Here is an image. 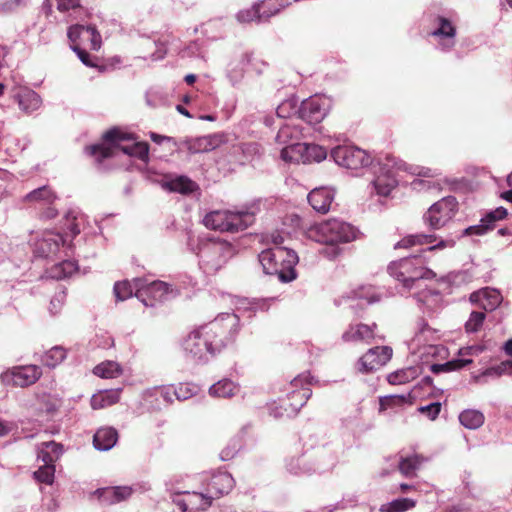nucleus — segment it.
<instances>
[{"mask_svg": "<svg viewBox=\"0 0 512 512\" xmlns=\"http://www.w3.org/2000/svg\"><path fill=\"white\" fill-rule=\"evenodd\" d=\"M486 346L484 344H473L470 346L462 347L459 350V356L462 358L465 356H476L481 354L484 350H486Z\"/></svg>", "mask_w": 512, "mask_h": 512, "instance_id": "obj_62", "label": "nucleus"}, {"mask_svg": "<svg viewBox=\"0 0 512 512\" xmlns=\"http://www.w3.org/2000/svg\"><path fill=\"white\" fill-rule=\"evenodd\" d=\"M303 137L302 127L295 122L290 120L283 123L278 130L275 137L276 142L284 147L281 150V158L285 161H293L294 157L290 156L289 153L296 152V146H300L302 143L299 141Z\"/></svg>", "mask_w": 512, "mask_h": 512, "instance_id": "obj_16", "label": "nucleus"}, {"mask_svg": "<svg viewBox=\"0 0 512 512\" xmlns=\"http://www.w3.org/2000/svg\"><path fill=\"white\" fill-rule=\"evenodd\" d=\"M66 350L62 346H54L44 353L41 362L48 368H55L66 358Z\"/></svg>", "mask_w": 512, "mask_h": 512, "instance_id": "obj_51", "label": "nucleus"}, {"mask_svg": "<svg viewBox=\"0 0 512 512\" xmlns=\"http://www.w3.org/2000/svg\"><path fill=\"white\" fill-rule=\"evenodd\" d=\"M417 501L412 498H397L384 503L380 507V512H406L413 509Z\"/></svg>", "mask_w": 512, "mask_h": 512, "instance_id": "obj_47", "label": "nucleus"}, {"mask_svg": "<svg viewBox=\"0 0 512 512\" xmlns=\"http://www.w3.org/2000/svg\"><path fill=\"white\" fill-rule=\"evenodd\" d=\"M307 237L323 244L348 243L356 240L360 231L348 222L332 218L308 228Z\"/></svg>", "mask_w": 512, "mask_h": 512, "instance_id": "obj_9", "label": "nucleus"}, {"mask_svg": "<svg viewBox=\"0 0 512 512\" xmlns=\"http://www.w3.org/2000/svg\"><path fill=\"white\" fill-rule=\"evenodd\" d=\"M105 143L85 147V152L101 162L105 158L116 155L117 151L146 162L149 158V145L135 141L132 134L119 128H112L104 133Z\"/></svg>", "mask_w": 512, "mask_h": 512, "instance_id": "obj_5", "label": "nucleus"}, {"mask_svg": "<svg viewBox=\"0 0 512 512\" xmlns=\"http://www.w3.org/2000/svg\"><path fill=\"white\" fill-rule=\"evenodd\" d=\"M439 338V331L431 328L424 320L418 323V330L412 340L414 346L422 343H434Z\"/></svg>", "mask_w": 512, "mask_h": 512, "instance_id": "obj_43", "label": "nucleus"}, {"mask_svg": "<svg viewBox=\"0 0 512 512\" xmlns=\"http://www.w3.org/2000/svg\"><path fill=\"white\" fill-rule=\"evenodd\" d=\"M184 496H187L190 512L206 511L213 503V497L202 486L199 490H184Z\"/></svg>", "mask_w": 512, "mask_h": 512, "instance_id": "obj_30", "label": "nucleus"}, {"mask_svg": "<svg viewBox=\"0 0 512 512\" xmlns=\"http://www.w3.org/2000/svg\"><path fill=\"white\" fill-rule=\"evenodd\" d=\"M166 491L171 494V500L181 512H190V506L187 502V496H184V490L178 489L174 484V479L165 480Z\"/></svg>", "mask_w": 512, "mask_h": 512, "instance_id": "obj_44", "label": "nucleus"}, {"mask_svg": "<svg viewBox=\"0 0 512 512\" xmlns=\"http://www.w3.org/2000/svg\"><path fill=\"white\" fill-rule=\"evenodd\" d=\"M457 211V199L454 196H446L429 207L423 215V221L432 230H439L455 217Z\"/></svg>", "mask_w": 512, "mask_h": 512, "instance_id": "obj_13", "label": "nucleus"}, {"mask_svg": "<svg viewBox=\"0 0 512 512\" xmlns=\"http://www.w3.org/2000/svg\"><path fill=\"white\" fill-rule=\"evenodd\" d=\"M239 391L240 386L227 378L219 380L209 388L210 396L217 398H231L237 395Z\"/></svg>", "mask_w": 512, "mask_h": 512, "instance_id": "obj_39", "label": "nucleus"}, {"mask_svg": "<svg viewBox=\"0 0 512 512\" xmlns=\"http://www.w3.org/2000/svg\"><path fill=\"white\" fill-rule=\"evenodd\" d=\"M240 331V319L235 313H220L212 321L190 331L182 340L185 357L195 364H207L228 346Z\"/></svg>", "mask_w": 512, "mask_h": 512, "instance_id": "obj_1", "label": "nucleus"}, {"mask_svg": "<svg viewBox=\"0 0 512 512\" xmlns=\"http://www.w3.org/2000/svg\"><path fill=\"white\" fill-rule=\"evenodd\" d=\"M433 27L429 35L435 41V48L443 53H448L456 45L457 29L453 21L444 16L436 15L432 20Z\"/></svg>", "mask_w": 512, "mask_h": 512, "instance_id": "obj_14", "label": "nucleus"}, {"mask_svg": "<svg viewBox=\"0 0 512 512\" xmlns=\"http://www.w3.org/2000/svg\"><path fill=\"white\" fill-rule=\"evenodd\" d=\"M412 236L414 238V245H430L427 249L423 250L422 254L424 256L427 252L452 248L455 245V241L453 239H438L436 234L418 233L412 234Z\"/></svg>", "mask_w": 512, "mask_h": 512, "instance_id": "obj_31", "label": "nucleus"}, {"mask_svg": "<svg viewBox=\"0 0 512 512\" xmlns=\"http://www.w3.org/2000/svg\"><path fill=\"white\" fill-rule=\"evenodd\" d=\"M85 220V215L78 209L68 210L63 219L65 236L52 230L43 232L41 238L34 243L35 255L43 258H53L57 255L61 258L72 255V239L81 232Z\"/></svg>", "mask_w": 512, "mask_h": 512, "instance_id": "obj_2", "label": "nucleus"}, {"mask_svg": "<svg viewBox=\"0 0 512 512\" xmlns=\"http://www.w3.org/2000/svg\"><path fill=\"white\" fill-rule=\"evenodd\" d=\"M258 258L265 274L277 276L283 283L296 279L295 266L299 258L294 250L286 247L268 248L263 250Z\"/></svg>", "mask_w": 512, "mask_h": 512, "instance_id": "obj_8", "label": "nucleus"}, {"mask_svg": "<svg viewBox=\"0 0 512 512\" xmlns=\"http://www.w3.org/2000/svg\"><path fill=\"white\" fill-rule=\"evenodd\" d=\"M139 489L149 490L150 487H146V485L141 484H135L132 486H112L99 489L97 492L99 499L103 503L112 505L129 499L132 494Z\"/></svg>", "mask_w": 512, "mask_h": 512, "instance_id": "obj_22", "label": "nucleus"}, {"mask_svg": "<svg viewBox=\"0 0 512 512\" xmlns=\"http://www.w3.org/2000/svg\"><path fill=\"white\" fill-rule=\"evenodd\" d=\"M55 465H42L33 473L34 478L47 485H51L54 481Z\"/></svg>", "mask_w": 512, "mask_h": 512, "instance_id": "obj_58", "label": "nucleus"}, {"mask_svg": "<svg viewBox=\"0 0 512 512\" xmlns=\"http://www.w3.org/2000/svg\"><path fill=\"white\" fill-rule=\"evenodd\" d=\"M377 325L363 323L350 324L342 333L341 339L345 343L369 344L375 338Z\"/></svg>", "mask_w": 512, "mask_h": 512, "instance_id": "obj_21", "label": "nucleus"}, {"mask_svg": "<svg viewBox=\"0 0 512 512\" xmlns=\"http://www.w3.org/2000/svg\"><path fill=\"white\" fill-rule=\"evenodd\" d=\"M420 290L413 294L418 306L429 313L436 312L443 303L442 294L437 289L419 288Z\"/></svg>", "mask_w": 512, "mask_h": 512, "instance_id": "obj_26", "label": "nucleus"}, {"mask_svg": "<svg viewBox=\"0 0 512 512\" xmlns=\"http://www.w3.org/2000/svg\"><path fill=\"white\" fill-rule=\"evenodd\" d=\"M63 454V446L54 441L41 443L37 448V459L43 465H54Z\"/></svg>", "mask_w": 512, "mask_h": 512, "instance_id": "obj_34", "label": "nucleus"}, {"mask_svg": "<svg viewBox=\"0 0 512 512\" xmlns=\"http://www.w3.org/2000/svg\"><path fill=\"white\" fill-rule=\"evenodd\" d=\"M296 153L301 155L303 162H321L327 157V150L314 143H302L296 146Z\"/></svg>", "mask_w": 512, "mask_h": 512, "instance_id": "obj_37", "label": "nucleus"}, {"mask_svg": "<svg viewBox=\"0 0 512 512\" xmlns=\"http://www.w3.org/2000/svg\"><path fill=\"white\" fill-rule=\"evenodd\" d=\"M242 447V441L240 437L232 438L225 448L220 452V459L222 461H229L233 459Z\"/></svg>", "mask_w": 512, "mask_h": 512, "instance_id": "obj_57", "label": "nucleus"}, {"mask_svg": "<svg viewBox=\"0 0 512 512\" xmlns=\"http://www.w3.org/2000/svg\"><path fill=\"white\" fill-rule=\"evenodd\" d=\"M461 425L470 430L480 428L485 421L484 414L477 409H465L459 414Z\"/></svg>", "mask_w": 512, "mask_h": 512, "instance_id": "obj_42", "label": "nucleus"}, {"mask_svg": "<svg viewBox=\"0 0 512 512\" xmlns=\"http://www.w3.org/2000/svg\"><path fill=\"white\" fill-rule=\"evenodd\" d=\"M236 18L240 23H263L261 17V4L254 3L251 7L240 10L236 14Z\"/></svg>", "mask_w": 512, "mask_h": 512, "instance_id": "obj_52", "label": "nucleus"}, {"mask_svg": "<svg viewBox=\"0 0 512 512\" xmlns=\"http://www.w3.org/2000/svg\"><path fill=\"white\" fill-rule=\"evenodd\" d=\"M352 296H348V299H359L360 301H365L366 304H374L380 301V297L378 295L372 294L368 295L364 292L363 289L357 292H353Z\"/></svg>", "mask_w": 512, "mask_h": 512, "instance_id": "obj_64", "label": "nucleus"}, {"mask_svg": "<svg viewBox=\"0 0 512 512\" xmlns=\"http://www.w3.org/2000/svg\"><path fill=\"white\" fill-rule=\"evenodd\" d=\"M507 216V210L504 207H498L487 212L477 225L467 227L463 235H484L494 229L497 221L503 220Z\"/></svg>", "mask_w": 512, "mask_h": 512, "instance_id": "obj_24", "label": "nucleus"}, {"mask_svg": "<svg viewBox=\"0 0 512 512\" xmlns=\"http://www.w3.org/2000/svg\"><path fill=\"white\" fill-rule=\"evenodd\" d=\"M331 158L338 166L352 171L373 166L377 160L368 151L353 145H341L333 148Z\"/></svg>", "mask_w": 512, "mask_h": 512, "instance_id": "obj_12", "label": "nucleus"}, {"mask_svg": "<svg viewBox=\"0 0 512 512\" xmlns=\"http://www.w3.org/2000/svg\"><path fill=\"white\" fill-rule=\"evenodd\" d=\"M57 199V195L49 186L34 189L24 197L25 202L35 204L38 208L45 205H53Z\"/></svg>", "mask_w": 512, "mask_h": 512, "instance_id": "obj_36", "label": "nucleus"}, {"mask_svg": "<svg viewBox=\"0 0 512 512\" xmlns=\"http://www.w3.org/2000/svg\"><path fill=\"white\" fill-rule=\"evenodd\" d=\"M401 171L428 178H434L441 174L438 169L410 165L393 155H386L378 158L376 164L373 165V180L371 182L373 192L379 197H390L392 191L399 184L398 173Z\"/></svg>", "mask_w": 512, "mask_h": 512, "instance_id": "obj_3", "label": "nucleus"}, {"mask_svg": "<svg viewBox=\"0 0 512 512\" xmlns=\"http://www.w3.org/2000/svg\"><path fill=\"white\" fill-rule=\"evenodd\" d=\"M335 193L327 187L313 189L308 194V202L311 207L319 213H327L334 200Z\"/></svg>", "mask_w": 512, "mask_h": 512, "instance_id": "obj_28", "label": "nucleus"}, {"mask_svg": "<svg viewBox=\"0 0 512 512\" xmlns=\"http://www.w3.org/2000/svg\"><path fill=\"white\" fill-rule=\"evenodd\" d=\"M222 141L221 135H207L195 139H187L181 143L190 153H204L214 150Z\"/></svg>", "mask_w": 512, "mask_h": 512, "instance_id": "obj_29", "label": "nucleus"}, {"mask_svg": "<svg viewBox=\"0 0 512 512\" xmlns=\"http://www.w3.org/2000/svg\"><path fill=\"white\" fill-rule=\"evenodd\" d=\"M135 296L146 307H154L158 303L175 298L178 290L164 281L147 282L143 278H135Z\"/></svg>", "mask_w": 512, "mask_h": 512, "instance_id": "obj_11", "label": "nucleus"}, {"mask_svg": "<svg viewBox=\"0 0 512 512\" xmlns=\"http://www.w3.org/2000/svg\"><path fill=\"white\" fill-rule=\"evenodd\" d=\"M67 36L72 43L78 40L82 43L89 42L92 50H99L101 48L102 39L100 33L95 26L75 24L69 27Z\"/></svg>", "mask_w": 512, "mask_h": 512, "instance_id": "obj_20", "label": "nucleus"}, {"mask_svg": "<svg viewBox=\"0 0 512 512\" xmlns=\"http://www.w3.org/2000/svg\"><path fill=\"white\" fill-rule=\"evenodd\" d=\"M420 373L419 367H408L405 369H401L390 373L387 377V380L390 384L400 385L407 383L413 379H415Z\"/></svg>", "mask_w": 512, "mask_h": 512, "instance_id": "obj_50", "label": "nucleus"}, {"mask_svg": "<svg viewBox=\"0 0 512 512\" xmlns=\"http://www.w3.org/2000/svg\"><path fill=\"white\" fill-rule=\"evenodd\" d=\"M118 441V432L113 427L99 428L93 437V445L99 451L111 450Z\"/></svg>", "mask_w": 512, "mask_h": 512, "instance_id": "obj_33", "label": "nucleus"}, {"mask_svg": "<svg viewBox=\"0 0 512 512\" xmlns=\"http://www.w3.org/2000/svg\"><path fill=\"white\" fill-rule=\"evenodd\" d=\"M120 391V389L105 390L94 394L90 400L91 407L94 410H98L117 403L120 399Z\"/></svg>", "mask_w": 512, "mask_h": 512, "instance_id": "obj_41", "label": "nucleus"}, {"mask_svg": "<svg viewBox=\"0 0 512 512\" xmlns=\"http://www.w3.org/2000/svg\"><path fill=\"white\" fill-rule=\"evenodd\" d=\"M251 61L252 55L246 52L233 58L228 63L226 76L233 86L239 84L242 81L248 66L251 64Z\"/></svg>", "mask_w": 512, "mask_h": 512, "instance_id": "obj_27", "label": "nucleus"}, {"mask_svg": "<svg viewBox=\"0 0 512 512\" xmlns=\"http://www.w3.org/2000/svg\"><path fill=\"white\" fill-rule=\"evenodd\" d=\"M404 400L405 397L399 395L381 397L379 401V412H384L387 409L393 408L394 406L401 405Z\"/></svg>", "mask_w": 512, "mask_h": 512, "instance_id": "obj_60", "label": "nucleus"}, {"mask_svg": "<svg viewBox=\"0 0 512 512\" xmlns=\"http://www.w3.org/2000/svg\"><path fill=\"white\" fill-rule=\"evenodd\" d=\"M470 301L484 311H493L501 304L502 295L498 290L486 287L473 292L470 295Z\"/></svg>", "mask_w": 512, "mask_h": 512, "instance_id": "obj_25", "label": "nucleus"}, {"mask_svg": "<svg viewBox=\"0 0 512 512\" xmlns=\"http://www.w3.org/2000/svg\"><path fill=\"white\" fill-rule=\"evenodd\" d=\"M287 470L294 475H309L316 472H324L328 467L313 461L305 454L290 458L286 463Z\"/></svg>", "mask_w": 512, "mask_h": 512, "instance_id": "obj_23", "label": "nucleus"}, {"mask_svg": "<svg viewBox=\"0 0 512 512\" xmlns=\"http://www.w3.org/2000/svg\"><path fill=\"white\" fill-rule=\"evenodd\" d=\"M387 271L405 291L420 288L422 286L420 281L423 279L436 277V273L427 267V260L423 254L393 261L388 265Z\"/></svg>", "mask_w": 512, "mask_h": 512, "instance_id": "obj_7", "label": "nucleus"}, {"mask_svg": "<svg viewBox=\"0 0 512 512\" xmlns=\"http://www.w3.org/2000/svg\"><path fill=\"white\" fill-rule=\"evenodd\" d=\"M197 479L201 486L213 497V501L229 494L235 486L234 478L226 471L203 473Z\"/></svg>", "mask_w": 512, "mask_h": 512, "instance_id": "obj_17", "label": "nucleus"}, {"mask_svg": "<svg viewBox=\"0 0 512 512\" xmlns=\"http://www.w3.org/2000/svg\"><path fill=\"white\" fill-rule=\"evenodd\" d=\"M419 411L422 414H426L429 419L434 420L441 411V404L439 402L430 403L426 406H421Z\"/></svg>", "mask_w": 512, "mask_h": 512, "instance_id": "obj_63", "label": "nucleus"}, {"mask_svg": "<svg viewBox=\"0 0 512 512\" xmlns=\"http://www.w3.org/2000/svg\"><path fill=\"white\" fill-rule=\"evenodd\" d=\"M416 347V353L422 364L429 365L431 359L445 358L447 355V349L441 344L422 343L420 346Z\"/></svg>", "mask_w": 512, "mask_h": 512, "instance_id": "obj_38", "label": "nucleus"}, {"mask_svg": "<svg viewBox=\"0 0 512 512\" xmlns=\"http://www.w3.org/2000/svg\"><path fill=\"white\" fill-rule=\"evenodd\" d=\"M312 380L313 377L308 372L295 377L291 381V394L293 397L300 395V400L290 403L286 400H281L279 404L273 403L269 407V414L275 419L296 415L312 395V390L310 389Z\"/></svg>", "mask_w": 512, "mask_h": 512, "instance_id": "obj_10", "label": "nucleus"}, {"mask_svg": "<svg viewBox=\"0 0 512 512\" xmlns=\"http://www.w3.org/2000/svg\"><path fill=\"white\" fill-rule=\"evenodd\" d=\"M485 320V313L482 311L471 312L468 320L465 323V330L467 333H475L479 331Z\"/></svg>", "mask_w": 512, "mask_h": 512, "instance_id": "obj_59", "label": "nucleus"}, {"mask_svg": "<svg viewBox=\"0 0 512 512\" xmlns=\"http://www.w3.org/2000/svg\"><path fill=\"white\" fill-rule=\"evenodd\" d=\"M77 268L78 266L75 261L65 259L54 264L49 270V275L51 278L60 280L71 276L77 271Z\"/></svg>", "mask_w": 512, "mask_h": 512, "instance_id": "obj_45", "label": "nucleus"}, {"mask_svg": "<svg viewBox=\"0 0 512 512\" xmlns=\"http://www.w3.org/2000/svg\"><path fill=\"white\" fill-rule=\"evenodd\" d=\"M19 108L26 114H31L38 110L42 104L40 96L29 88H20L14 95Z\"/></svg>", "mask_w": 512, "mask_h": 512, "instance_id": "obj_32", "label": "nucleus"}, {"mask_svg": "<svg viewBox=\"0 0 512 512\" xmlns=\"http://www.w3.org/2000/svg\"><path fill=\"white\" fill-rule=\"evenodd\" d=\"M42 375L37 365L13 367L1 373L0 380L4 385L27 387L34 384Z\"/></svg>", "mask_w": 512, "mask_h": 512, "instance_id": "obj_18", "label": "nucleus"}, {"mask_svg": "<svg viewBox=\"0 0 512 512\" xmlns=\"http://www.w3.org/2000/svg\"><path fill=\"white\" fill-rule=\"evenodd\" d=\"M299 106V100L297 97H289L278 105L276 114L279 118H289L298 114Z\"/></svg>", "mask_w": 512, "mask_h": 512, "instance_id": "obj_53", "label": "nucleus"}, {"mask_svg": "<svg viewBox=\"0 0 512 512\" xmlns=\"http://www.w3.org/2000/svg\"><path fill=\"white\" fill-rule=\"evenodd\" d=\"M163 189L170 192H177L181 194H189L193 192L197 185L186 176L167 177L161 182Z\"/></svg>", "mask_w": 512, "mask_h": 512, "instance_id": "obj_35", "label": "nucleus"}, {"mask_svg": "<svg viewBox=\"0 0 512 512\" xmlns=\"http://www.w3.org/2000/svg\"><path fill=\"white\" fill-rule=\"evenodd\" d=\"M260 210V201H253L238 210H215L205 215L203 224L212 230L239 232L253 225Z\"/></svg>", "mask_w": 512, "mask_h": 512, "instance_id": "obj_6", "label": "nucleus"}, {"mask_svg": "<svg viewBox=\"0 0 512 512\" xmlns=\"http://www.w3.org/2000/svg\"><path fill=\"white\" fill-rule=\"evenodd\" d=\"M502 375H512V360L502 361L496 366L487 368L481 375L477 377L478 381H481L484 377L498 378Z\"/></svg>", "mask_w": 512, "mask_h": 512, "instance_id": "obj_54", "label": "nucleus"}, {"mask_svg": "<svg viewBox=\"0 0 512 512\" xmlns=\"http://www.w3.org/2000/svg\"><path fill=\"white\" fill-rule=\"evenodd\" d=\"M332 107V100L321 94L310 96L303 100L298 109V116L308 124L322 122Z\"/></svg>", "mask_w": 512, "mask_h": 512, "instance_id": "obj_15", "label": "nucleus"}, {"mask_svg": "<svg viewBox=\"0 0 512 512\" xmlns=\"http://www.w3.org/2000/svg\"><path fill=\"white\" fill-rule=\"evenodd\" d=\"M114 295L117 300L124 301L130 298L133 293H136V287L134 280L132 282L129 281H120L114 284Z\"/></svg>", "mask_w": 512, "mask_h": 512, "instance_id": "obj_55", "label": "nucleus"}, {"mask_svg": "<svg viewBox=\"0 0 512 512\" xmlns=\"http://www.w3.org/2000/svg\"><path fill=\"white\" fill-rule=\"evenodd\" d=\"M392 349L388 346L370 348L357 362L360 373H371L384 366L392 357Z\"/></svg>", "mask_w": 512, "mask_h": 512, "instance_id": "obj_19", "label": "nucleus"}, {"mask_svg": "<svg viewBox=\"0 0 512 512\" xmlns=\"http://www.w3.org/2000/svg\"><path fill=\"white\" fill-rule=\"evenodd\" d=\"M471 363H472V360L469 358H459V359H454V360H451V361H448V362H445L442 364L430 363L429 369L432 373L439 374V373H443V372L460 370Z\"/></svg>", "mask_w": 512, "mask_h": 512, "instance_id": "obj_46", "label": "nucleus"}, {"mask_svg": "<svg viewBox=\"0 0 512 512\" xmlns=\"http://www.w3.org/2000/svg\"><path fill=\"white\" fill-rule=\"evenodd\" d=\"M93 373L101 378L112 379L121 375L122 369L120 364L115 361H105L96 365Z\"/></svg>", "mask_w": 512, "mask_h": 512, "instance_id": "obj_49", "label": "nucleus"}, {"mask_svg": "<svg viewBox=\"0 0 512 512\" xmlns=\"http://www.w3.org/2000/svg\"><path fill=\"white\" fill-rule=\"evenodd\" d=\"M141 46L143 47V50L147 53L153 50V52L149 55V59L151 61L162 60L167 53L165 44L155 39L144 38L142 40Z\"/></svg>", "mask_w": 512, "mask_h": 512, "instance_id": "obj_48", "label": "nucleus"}, {"mask_svg": "<svg viewBox=\"0 0 512 512\" xmlns=\"http://www.w3.org/2000/svg\"><path fill=\"white\" fill-rule=\"evenodd\" d=\"M189 248L197 256L199 269L206 275L217 274L237 253L231 242L210 236L190 241Z\"/></svg>", "mask_w": 512, "mask_h": 512, "instance_id": "obj_4", "label": "nucleus"}, {"mask_svg": "<svg viewBox=\"0 0 512 512\" xmlns=\"http://www.w3.org/2000/svg\"><path fill=\"white\" fill-rule=\"evenodd\" d=\"M197 392L198 386L193 383H179L174 386V396L179 401L187 400L196 395Z\"/></svg>", "mask_w": 512, "mask_h": 512, "instance_id": "obj_56", "label": "nucleus"}, {"mask_svg": "<svg viewBox=\"0 0 512 512\" xmlns=\"http://www.w3.org/2000/svg\"><path fill=\"white\" fill-rule=\"evenodd\" d=\"M423 463V458L419 455L411 454L408 456H400L397 460L398 469L400 473L405 477H413L420 469Z\"/></svg>", "mask_w": 512, "mask_h": 512, "instance_id": "obj_40", "label": "nucleus"}, {"mask_svg": "<svg viewBox=\"0 0 512 512\" xmlns=\"http://www.w3.org/2000/svg\"><path fill=\"white\" fill-rule=\"evenodd\" d=\"M66 299L64 291L56 293L50 300L49 310L52 314H57L63 306Z\"/></svg>", "mask_w": 512, "mask_h": 512, "instance_id": "obj_61", "label": "nucleus"}]
</instances>
